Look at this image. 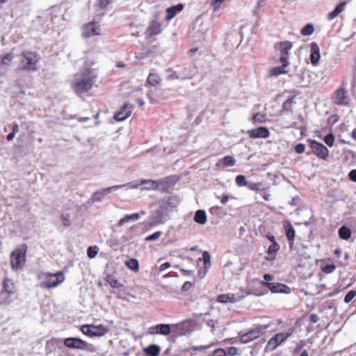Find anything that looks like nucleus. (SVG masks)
<instances>
[{"instance_id":"f257e3e1","label":"nucleus","mask_w":356,"mask_h":356,"mask_svg":"<svg viewBox=\"0 0 356 356\" xmlns=\"http://www.w3.org/2000/svg\"><path fill=\"white\" fill-rule=\"evenodd\" d=\"M95 73L89 69H86L76 75L72 87L77 95H81L90 90L96 80Z\"/></svg>"},{"instance_id":"f03ea898","label":"nucleus","mask_w":356,"mask_h":356,"mask_svg":"<svg viewBox=\"0 0 356 356\" xmlns=\"http://www.w3.org/2000/svg\"><path fill=\"white\" fill-rule=\"evenodd\" d=\"M38 277L41 282L39 286L42 289H51L56 287L59 284L65 280V276L63 272L51 273L49 272H40Z\"/></svg>"},{"instance_id":"7ed1b4c3","label":"nucleus","mask_w":356,"mask_h":356,"mask_svg":"<svg viewBox=\"0 0 356 356\" xmlns=\"http://www.w3.org/2000/svg\"><path fill=\"white\" fill-rule=\"evenodd\" d=\"M39 57L37 53L33 51H24L19 56V67L22 71H37Z\"/></svg>"},{"instance_id":"20e7f679","label":"nucleus","mask_w":356,"mask_h":356,"mask_svg":"<svg viewBox=\"0 0 356 356\" xmlns=\"http://www.w3.org/2000/svg\"><path fill=\"white\" fill-rule=\"evenodd\" d=\"M138 184H122V185H115L111 187L104 188L95 191L91 196L90 200L92 202H102L105 197L106 195L109 193H111L114 191L122 188H126V190L129 188H138Z\"/></svg>"},{"instance_id":"39448f33","label":"nucleus","mask_w":356,"mask_h":356,"mask_svg":"<svg viewBox=\"0 0 356 356\" xmlns=\"http://www.w3.org/2000/svg\"><path fill=\"white\" fill-rule=\"evenodd\" d=\"M294 332V328L290 327L286 332L284 333H277L274 335L271 339L268 341L266 347V352H271L273 351L279 346L281 343H282L287 338L290 337Z\"/></svg>"},{"instance_id":"423d86ee","label":"nucleus","mask_w":356,"mask_h":356,"mask_svg":"<svg viewBox=\"0 0 356 356\" xmlns=\"http://www.w3.org/2000/svg\"><path fill=\"white\" fill-rule=\"evenodd\" d=\"M83 334L90 337H101L108 332V328L102 324H85L81 327Z\"/></svg>"},{"instance_id":"0eeeda50","label":"nucleus","mask_w":356,"mask_h":356,"mask_svg":"<svg viewBox=\"0 0 356 356\" xmlns=\"http://www.w3.org/2000/svg\"><path fill=\"white\" fill-rule=\"evenodd\" d=\"M268 327V325H257L246 333L241 334L239 340L242 343H248L264 334Z\"/></svg>"},{"instance_id":"6e6552de","label":"nucleus","mask_w":356,"mask_h":356,"mask_svg":"<svg viewBox=\"0 0 356 356\" xmlns=\"http://www.w3.org/2000/svg\"><path fill=\"white\" fill-rule=\"evenodd\" d=\"M26 261V250L16 249L10 254V263L14 270H18L24 266Z\"/></svg>"},{"instance_id":"1a4fd4ad","label":"nucleus","mask_w":356,"mask_h":356,"mask_svg":"<svg viewBox=\"0 0 356 356\" xmlns=\"http://www.w3.org/2000/svg\"><path fill=\"white\" fill-rule=\"evenodd\" d=\"M309 143L314 154L323 159L327 157L329 150L325 145L314 140H310Z\"/></svg>"},{"instance_id":"9d476101","label":"nucleus","mask_w":356,"mask_h":356,"mask_svg":"<svg viewBox=\"0 0 356 356\" xmlns=\"http://www.w3.org/2000/svg\"><path fill=\"white\" fill-rule=\"evenodd\" d=\"M263 286L267 287L272 293H283L288 294L291 292V289L284 284L279 282H266L263 281L261 282Z\"/></svg>"},{"instance_id":"9b49d317","label":"nucleus","mask_w":356,"mask_h":356,"mask_svg":"<svg viewBox=\"0 0 356 356\" xmlns=\"http://www.w3.org/2000/svg\"><path fill=\"white\" fill-rule=\"evenodd\" d=\"M278 49L280 53L279 60L280 63L289 64V51L291 49L293 44L289 41H284L279 43Z\"/></svg>"},{"instance_id":"f8f14e48","label":"nucleus","mask_w":356,"mask_h":356,"mask_svg":"<svg viewBox=\"0 0 356 356\" xmlns=\"http://www.w3.org/2000/svg\"><path fill=\"white\" fill-rule=\"evenodd\" d=\"M332 101L334 104L337 105H347L348 103V97L347 92L343 88H339L334 91L332 95Z\"/></svg>"},{"instance_id":"ddd939ff","label":"nucleus","mask_w":356,"mask_h":356,"mask_svg":"<svg viewBox=\"0 0 356 356\" xmlns=\"http://www.w3.org/2000/svg\"><path fill=\"white\" fill-rule=\"evenodd\" d=\"M100 27L95 22H90L84 25L82 28V35L84 38H89L100 34Z\"/></svg>"},{"instance_id":"4468645a","label":"nucleus","mask_w":356,"mask_h":356,"mask_svg":"<svg viewBox=\"0 0 356 356\" xmlns=\"http://www.w3.org/2000/svg\"><path fill=\"white\" fill-rule=\"evenodd\" d=\"M244 298V295L226 293L221 294L217 297V301L221 303H235Z\"/></svg>"},{"instance_id":"2eb2a0df","label":"nucleus","mask_w":356,"mask_h":356,"mask_svg":"<svg viewBox=\"0 0 356 356\" xmlns=\"http://www.w3.org/2000/svg\"><path fill=\"white\" fill-rule=\"evenodd\" d=\"M149 333L150 334H161L169 335L171 332L170 325L169 324H157L149 328Z\"/></svg>"},{"instance_id":"dca6fc26","label":"nucleus","mask_w":356,"mask_h":356,"mask_svg":"<svg viewBox=\"0 0 356 356\" xmlns=\"http://www.w3.org/2000/svg\"><path fill=\"white\" fill-rule=\"evenodd\" d=\"M90 345L85 341L79 338L68 337V348H74L77 350L88 349Z\"/></svg>"},{"instance_id":"f3484780","label":"nucleus","mask_w":356,"mask_h":356,"mask_svg":"<svg viewBox=\"0 0 356 356\" xmlns=\"http://www.w3.org/2000/svg\"><path fill=\"white\" fill-rule=\"evenodd\" d=\"M248 134L251 138H266L269 136L268 129L264 127L248 130Z\"/></svg>"},{"instance_id":"a211bd4d","label":"nucleus","mask_w":356,"mask_h":356,"mask_svg":"<svg viewBox=\"0 0 356 356\" xmlns=\"http://www.w3.org/2000/svg\"><path fill=\"white\" fill-rule=\"evenodd\" d=\"M161 32V23L156 20H152L149 22V26L146 29L145 34L147 38H152L154 35L159 34Z\"/></svg>"},{"instance_id":"6ab92c4d","label":"nucleus","mask_w":356,"mask_h":356,"mask_svg":"<svg viewBox=\"0 0 356 356\" xmlns=\"http://www.w3.org/2000/svg\"><path fill=\"white\" fill-rule=\"evenodd\" d=\"M132 113V106L131 105H124L123 108L116 112L114 115V119L116 121H123L129 118Z\"/></svg>"},{"instance_id":"aec40b11","label":"nucleus","mask_w":356,"mask_h":356,"mask_svg":"<svg viewBox=\"0 0 356 356\" xmlns=\"http://www.w3.org/2000/svg\"><path fill=\"white\" fill-rule=\"evenodd\" d=\"M320 49L318 44L315 42L311 44L310 47V61L313 65H317L320 59Z\"/></svg>"},{"instance_id":"412c9836","label":"nucleus","mask_w":356,"mask_h":356,"mask_svg":"<svg viewBox=\"0 0 356 356\" xmlns=\"http://www.w3.org/2000/svg\"><path fill=\"white\" fill-rule=\"evenodd\" d=\"M184 9V5L179 3L177 6L168 8L166 12L168 15L165 17V20L169 21L176 16V15Z\"/></svg>"},{"instance_id":"4be33fe9","label":"nucleus","mask_w":356,"mask_h":356,"mask_svg":"<svg viewBox=\"0 0 356 356\" xmlns=\"http://www.w3.org/2000/svg\"><path fill=\"white\" fill-rule=\"evenodd\" d=\"M236 164V160L230 156H226L218 161L216 166L218 168H224L226 167L234 166Z\"/></svg>"},{"instance_id":"5701e85b","label":"nucleus","mask_w":356,"mask_h":356,"mask_svg":"<svg viewBox=\"0 0 356 356\" xmlns=\"http://www.w3.org/2000/svg\"><path fill=\"white\" fill-rule=\"evenodd\" d=\"M282 66L275 67L270 70L269 76H277L280 74H286L288 70L286 68L289 65V64L282 63Z\"/></svg>"},{"instance_id":"b1692460","label":"nucleus","mask_w":356,"mask_h":356,"mask_svg":"<svg viewBox=\"0 0 356 356\" xmlns=\"http://www.w3.org/2000/svg\"><path fill=\"white\" fill-rule=\"evenodd\" d=\"M3 290L8 294H13L16 291V287L14 282L6 278L3 282Z\"/></svg>"},{"instance_id":"393cba45","label":"nucleus","mask_w":356,"mask_h":356,"mask_svg":"<svg viewBox=\"0 0 356 356\" xmlns=\"http://www.w3.org/2000/svg\"><path fill=\"white\" fill-rule=\"evenodd\" d=\"M160 351V347L156 344L149 345L143 349V352L146 356H158Z\"/></svg>"},{"instance_id":"a878e982","label":"nucleus","mask_w":356,"mask_h":356,"mask_svg":"<svg viewBox=\"0 0 356 356\" xmlns=\"http://www.w3.org/2000/svg\"><path fill=\"white\" fill-rule=\"evenodd\" d=\"M285 231H286V236L289 241L290 246L291 247L296 232L294 228L293 227L292 225L289 222H286V225L284 226Z\"/></svg>"},{"instance_id":"bb28decb","label":"nucleus","mask_w":356,"mask_h":356,"mask_svg":"<svg viewBox=\"0 0 356 356\" xmlns=\"http://www.w3.org/2000/svg\"><path fill=\"white\" fill-rule=\"evenodd\" d=\"M345 5V2L338 4L334 10L327 14V19L330 21L337 17L343 10Z\"/></svg>"},{"instance_id":"cd10ccee","label":"nucleus","mask_w":356,"mask_h":356,"mask_svg":"<svg viewBox=\"0 0 356 356\" xmlns=\"http://www.w3.org/2000/svg\"><path fill=\"white\" fill-rule=\"evenodd\" d=\"M140 218V213H131V214H127L125 215L123 218H122L119 222L118 225L122 226L124 223H127L129 221H136Z\"/></svg>"},{"instance_id":"c85d7f7f","label":"nucleus","mask_w":356,"mask_h":356,"mask_svg":"<svg viewBox=\"0 0 356 356\" xmlns=\"http://www.w3.org/2000/svg\"><path fill=\"white\" fill-rule=\"evenodd\" d=\"M194 221L200 225L207 222V214L204 210H197L194 216Z\"/></svg>"},{"instance_id":"c756f323","label":"nucleus","mask_w":356,"mask_h":356,"mask_svg":"<svg viewBox=\"0 0 356 356\" xmlns=\"http://www.w3.org/2000/svg\"><path fill=\"white\" fill-rule=\"evenodd\" d=\"M280 246L277 243H274L269 245L266 259L268 261L273 260L275 259V253L280 250Z\"/></svg>"},{"instance_id":"7c9ffc66","label":"nucleus","mask_w":356,"mask_h":356,"mask_svg":"<svg viewBox=\"0 0 356 356\" xmlns=\"http://www.w3.org/2000/svg\"><path fill=\"white\" fill-rule=\"evenodd\" d=\"M165 73H166V79L169 80V81L175 80V79L185 80V79L189 78L188 76H179L177 74V72L174 71L171 68H168V70H166Z\"/></svg>"},{"instance_id":"2f4dec72","label":"nucleus","mask_w":356,"mask_h":356,"mask_svg":"<svg viewBox=\"0 0 356 356\" xmlns=\"http://www.w3.org/2000/svg\"><path fill=\"white\" fill-rule=\"evenodd\" d=\"M339 236L341 239L348 240L351 236V231L348 227L342 226L339 229Z\"/></svg>"},{"instance_id":"473e14b6","label":"nucleus","mask_w":356,"mask_h":356,"mask_svg":"<svg viewBox=\"0 0 356 356\" xmlns=\"http://www.w3.org/2000/svg\"><path fill=\"white\" fill-rule=\"evenodd\" d=\"M226 0H210L209 6L214 13L218 12L223 6Z\"/></svg>"},{"instance_id":"72a5a7b5","label":"nucleus","mask_w":356,"mask_h":356,"mask_svg":"<svg viewBox=\"0 0 356 356\" xmlns=\"http://www.w3.org/2000/svg\"><path fill=\"white\" fill-rule=\"evenodd\" d=\"M161 79L160 76L154 73H150L147 77V83L148 84L155 86L159 85L161 82Z\"/></svg>"},{"instance_id":"f704fd0d","label":"nucleus","mask_w":356,"mask_h":356,"mask_svg":"<svg viewBox=\"0 0 356 356\" xmlns=\"http://www.w3.org/2000/svg\"><path fill=\"white\" fill-rule=\"evenodd\" d=\"M125 265L129 269L134 270V272H138L139 270V263L136 259H129L125 261Z\"/></svg>"},{"instance_id":"c9c22d12","label":"nucleus","mask_w":356,"mask_h":356,"mask_svg":"<svg viewBox=\"0 0 356 356\" xmlns=\"http://www.w3.org/2000/svg\"><path fill=\"white\" fill-rule=\"evenodd\" d=\"M146 184L148 186L145 187L143 189L145 190H156L159 187V184L156 181L150 180V179H144L141 180L140 184Z\"/></svg>"},{"instance_id":"e433bc0d","label":"nucleus","mask_w":356,"mask_h":356,"mask_svg":"<svg viewBox=\"0 0 356 356\" xmlns=\"http://www.w3.org/2000/svg\"><path fill=\"white\" fill-rule=\"evenodd\" d=\"M202 259H203L204 261V267L209 268L211 266V257L208 251H204L202 258H199L198 261H201Z\"/></svg>"},{"instance_id":"4c0bfd02","label":"nucleus","mask_w":356,"mask_h":356,"mask_svg":"<svg viewBox=\"0 0 356 356\" xmlns=\"http://www.w3.org/2000/svg\"><path fill=\"white\" fill-rule=\"evenodd\" d=\"M107 282L112 288L120 289L122 286V284H120L117 279L111 275H108L107 277Z\"/></svg>"},{"instance_id":"58836bf2","label":"nucleus","mask_w":356,"mask_h":356,"mask_svg":"<svg viewBox=\"0 0 356 356\" xmlns=\"http://www.w3.org/2000/svg\"><path fill=\"white\" fill-rule=\"evenodd\" d=\"M99 251V248L96 245L90 246L87 250L88 257L90 259L95 258Z\"/></svg>"},{"instance_id":"ea45409f","label":"nucleus","mask_w":356,"mask_h":356,"mask_svg":"<svg viewBox=\"0 0 356 356\" xmlns=\"http://www.w3.org/2000/svg\"><path fill=\"white\" fill-rule=\"evenodd\" d=\"M314 31V26L312 24H308L302 29L301 33L303 35H310L313 33Z\"/></svg>"},{"instance_id":"a19ab883","label":"nucleus","mask_w":356,"mask_h":356,"mask_svg":"<svg viewBox=\"0 0 356 356\" xmlns=\"http://www.w3.org/2000/svg\"><path fill=\"white\" fill-rule=\"evenodd\" d=\"M14 56L13 53H9L3 56L1 62L3 65L8 66L13 59Z\"/></svg>"},{"instance_id":"79ce46f5","label":"nucleus","mask_w":356,"mask_h":356,"mask_svg":"<svg viewBox=\"0 0 356 356\" xmlns=\"http://www.w3.org/2000/svg\"><path fill=\"white\" fill-rule=\"evenodd\" d=\"M236 184L237 186H238L240 187L246 186L247 181H246L245 177L242 175H238L236 177Z\"/></svg>"},{"instance_id":"37998d69","label":"nucleus","mask_w":356,"mask_h":356,"mask_svg":"<svg viewBox=\"0 0 356 356\" xmlns=\"http://www.w3.org/2000/svg\"><path fill=\"white\" fill-rule=\"evenodd\" d=\"M356 296V290L350 291L344 298V302L346 303L350 302Z\"/></svg>"},{"instance_id":"c03bdc74","label":"nucleus","mask_w":356,"mask_h":356,"mask_svg":"<svg viewBox=\"0 0 356 356\" xmlns=\"http://www.w3.org/2000/svg\"><path fill=\"white\" fill-rule=\"evenodd\" d=\"M323 141L329 146L332 147L334 142V136L332 134H330L326 135L324 138Z\"/></svg>"},{"instance_id":"a18cd8bd","label":"nucleus","mask_w":356,"mask_h":356,"mask_svg":"<svg viewBox=\"0 0 356 356\" xmlns=\"http://www.w3.org/2000/svg\"><path fill=\"white\" fill-rule=\"evenodd\" d=\"M335 269L336 267L334 264H327L322 267V270L327 274L332 273Z\"/></svg>"},{"instance_id":"49530a36","label":"nucleus","mask_w":356,"mask_h":356,"mask_svg":"<svg viewBox=\"0 0 356 356\" xmlns=\"http://www.w3.org/2000/svg\"><path fill=\"white\" fill-rule=\"evenodd\" d=\"M162 232L160 231L156 232L154 234L146 237L145 240L147 241H155L158 239L161 236Z\"/></svg>"},{"instance_id":"de8ad7c7","label":"nucleus","mask_w":356,"mask_h":356,"mask_svg":"<svg viewBox=\"0 0 356 356\" xmlns=\"http://www.w3.org/2000/svg\"><path fill=\"white\" fill-rule=\"evenodd\" d=\"M252 119L254 122H263L265 120V115L262 113H257L253 116Z\"/></svg>"},{"instance_id":"09e8293b","label":"nucleus","mask_w":356,"mask_h":356,"mask_svg":"<svg viewBox=\"0 0 356 356\" xmlns=\"http://www.w3.org/2000/svg\"><path fill=\"white\" fill-rule=\"evenodd\" d=\"M295 150L298 154H302L305 150V145L302 143L297 144L295 146Z\"/></svg>"},{"instance_id":"8fccbe9b","label":"nucleus","mask_w":356,"mask_h":356,"mask_svg":"<svg viewBox=\"0 0 356 356\" xmlns=\"http://www.w3.org/2000/svg\"><path fill=\"white\" fill-rule=\"evenodd\" d=\"M213 356H227V353L224 349L218 348L213 352Z\"/></svg>"},{"instance_id":"3c124183","label":"nucleus","mask_w":356,"mask_h":356,"mask_svg":"<svg viewBox=\"0 0 356 356\" xmlns=\"http://www.w3.org/2000/svg\"><path fill=\"white\" fill-rule=\"evenodd\" d=\"M237 348L234 346H231L227 348V350L226 351L227 355L229 356H234L237 354Z\"/></svg>"},{"instance_id":"603ef678","label":"nucleus","mask_w":356,"mask_h":356,"mask_svg":"<svg viewBox=\"0 0 356 356\" xmlns=\"http://www.w3.org/2000/svg\"><path fill=\"white\" fill-rule=\"evenodd\" d=\"M261 186V183H253L250 184L248 187L252 191H259L260 187Z\"/></svg>"},{"instance_id":"864d4df0","label":"nucleus","mask_w":356,"mask_h":356,"mask_svg":"<svg viewBox=\"0 0 356 356\" xmlns=\"http://www.w3.org/2000/svg\"><path fill=\"white\" fill-rule=\"evenodd\" d=\"M350 179L356 182V170H352L348 175Z\"/></svg>"},{"instance_id":"5fc2aeb1","label":"nucleus","mask_w":356,"mask_h":356,"mask_svg":"<svg viewBox=\"0 0 356 356\" xmlns=\"http://www.w3.org/2000/svg\"><path fill=\"white\" fill-rule=\"evenodd\" d=\"M112 0H99V3L101 8H106Z\"/></svg>"},{"instance_id":"6e6d98bb","label":"nucleus","mask_w":356,"mask_h":356,"mask_svg":"<svg viewBox=\"0 0 356 356\" xmlns=\"http://www.w3.org/2000/svg\"><path fill=\"white\" fill-rule=\"evenodd\" d=\"M208 269L209 268H206L205 267H204L203 268H202L199 270V276L201 279L203 278L206 275V274L207 273Z\"/></svg>"},{"instance_id":"4d7b16f0","label":"nucleus","mask_w":356,"mask_h":356,"mask_svg":"<svg viewBox=\"0 0 356 356\" xmlns=\"http://www.w3.org/2000/svg\"><path fill=\"white\" fill-rule=\"evenodd\" d=\"M211 347V345L209 346H194L192 348L193 350H203L204 349L209 348Z\"/></svg>"},{"instance_id":"13d9d810","label":"nucleus","mask_w":356,"mask_h":356,"mask_svg":"<svg viewBox=\"0 0 356 356\" xmlns=\"http://www.w3.org/2000/svg\"><path fill=\"white\" fill-rule=\"evenodd\" d=\"M170 266V264L169 262L163 263V264H161L159 266V270L163 271V270L168 268Z\"/></svg>"},{"instance_id":"bf43d9fd","label":"nucleus","mask_w":356,"mask_h":356,"mask_svg":"<svg viewBox=\"0 0 356 356\" xmlns=\"http://www.w3.org/2000/svg\"><path fill=\"white\" fill-rule=\"evenodd\" d=\"M192 284L189 282H186L184 285L182 286L183 290H188L191 287Z\"/></svg>"},{"instance_id":"052dcab7","label":"nucleus","mask_w":356,"mask_h":356,"mask_svg":"<svg viewBox=\"0 0 356 356\" xmlns=\"http://www.w3.org/2000/svg\"><path fill=\"white\" fill-rule=\"evenodd\" d=\"M229 195H223L222 198H221L220 202H221L222 204H225L227 203V202L229 200Z\"/></svg>"},{"instance_id":"680f3d73","label":"nucleus","mask_w":356,"mask_h":356,"mask_svg":"<svg viewBox=\"0 0 356 356\" xmlns=\"http://www.w3.org/2000/svg\"><path fill=\"white\" fill-rule=\"evenodd\" d=\"M18 131H19V126L17 123H14L13 124V127H12V132H13L16 134Z\"/></svg>"},{"instance_id":"e2e57ef3","label":"nucleus","mask_w":356,"mask_h":356,"mask_svg":"<svg viewBox=\"0 0 356 356\" xmlns=\"http://www.w3.org/2000/svg\"><path fill=\"white\" fill-rule=\"evenodd\" d=\"M264 279L265 280L266 282H270L269 281L273 279V277L269 274H264Z\"/></svg>"},{"instance_id":"0e129e2a","label":"nucleus","mask_w":356,"mask_h":356,"mask_svg":"<svg viewBox=\"0 0 356 356\" xmlns=\"http://www.w3.org/2000/svg\"><path fill=\"white\" fill-rule=\"evenodd\" d=\"M15 136V133H13V132H10V134H8L7 135V137H6V138H7V140H9V141H10V140H12L14 138Z\"/></svg>"},{"instance_id":"69168bd1","label":"nucleus","mask_w":356,"mask_h":356,"mask_svg":"<svg viewBox=\"0 0 356 356\" xmlns=\"http://www.w3.org/2000/svg\"><path fill=\"white\" fill-rule=\"evenodd\" d=\"M267 238H268V239L270 242H272V243H277V242L275 241V236H274L273 235L268 234V235H267Z\"/></svg>"},{"instance_id":"338daca9","label":"nucleus","mask_w":356,"mask_h":356,"mask_svg":"<svg viewBox=\"0 0 356 356\" xmlns=\"http://www.w3.org/2000/svg\"><path fill=\"white\" fill-rule=\"evenodd\" d=\"M317 320H318V317H317L316 315L313 314V315L311 316V321L312 322L316 323L317 321Z\"/></svg>"},{"instance_id":"774afa93","label":"nucleus","mask_w":356,"mask_h":356,"mask_svg":"<svg viewBox=\"0 0 356 356\" xmlns=\"http://www.w3.org/2000/svg\"><path fill=\"white\" fill-rule=\"evenodd\" d=\"M351 136L354 140H356V129H354L353 131L351 132Z\"/></svg>"}]
</instances>
